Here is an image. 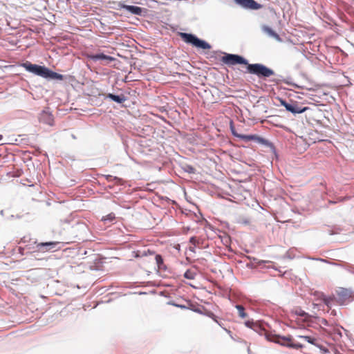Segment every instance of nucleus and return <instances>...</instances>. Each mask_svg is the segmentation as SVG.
Masks as SVG:
<instances>
[{"instance_id": "obj_1", "label": "nucleus", "mask_w": 354, "mask_h": 354, "mask_svg": "<svg viewBox=\"0 0 354 354\" xmlns=\"http://www.w3.org/2000/svg\"><path fill=\"white\" fill-rule=\"evenodd\" d=\"M222 62L232 66L236 64H244L247 66L248 72L254 74L259 77H269L274 74L273 70L261 64H249L242 56L235 54H225L221 58Z\"/></svg>"}, {"instance_id": "obj_2", "label": "nucleus", "mask_w": 354, "mask_h": 354, "mask_svg": "<svg viewBox=\"0 0 354 354\" xmlns=\"http://www.w3.org/2000/svg\"><path fill=\"white\" fill-rule=\"evenodd\" d=\"M138 257H140V263L142 265L144 269H153V270H165L166 266L164 263L162 257L160 254H156L153 251L150 250L139 252Z\"/></svg>"}, {"instance_id": "obj_3", "label": "nucleus", "mask_w": 354, "mask_h": 354, "mask_svg": "<svg viewBox=\"0 0 354 354\" xmlns=\"http://www.w3.org/2000/svg\"><path fill=\"white\" fill-rule=\"evenodd\" d=\"M22 66L26 71L44 78H50L59 80H63L64 79V76L62 74L55 73L45 66L33 64L29 62L24 63Z\"/></svg>"}, {"instance_id": "obj_4", "label": "nucleus", "mask_w": 354, "mask_h": 354, "mask_svg": "<svg viewBox=\"0 0 354 354\" xmlns=\"http://www.w3.org/2000/svg\"><path fill=\"white\" fill-rule=\"evenodd\" d=\"M268 339L272 342L277 343L281 346L292 348L295 349H300L304 347V344L301 343H295L292 336H280L272 335L268 336Z\"/></svg>"}, {"instance_id": "obj_5", "label": "nucleus", "mask_w": 354, "mask_h": 354, "mask_svg": "<svg viewBox=\"0 0 354 354\" xmlns=\"http://www.w3.org/2000/svg\"><path fill=\"white\" fill-rule=\"evenodd\" d=\"M179 36L185 43L190 44L196 48L204 50L211 48V46L207 42L198 39L192 34L179 32Z\"/></svg>"}, {"instance_id": "obj_6", "label": "nucleus", "mask_w": 354, "mask_h": 354, "mask_svg": "<svg viewBox=\"0 0 354 354\" xmlns=\"http://www.w3.org/2000/svg\"><path fill=\"white\" fill-rule=\"evenodd\" d=\"M353 294L352 292L346 288H339L337 290L336 301L339 305H345L351 301Z\"/></svg>"}, {"instance_id": "obj_7", "label": "nucleus", "mask_w": 354, "mask_h": 354, "mask_svg": "<svg viewBox=\"0 0 354 354\" xmlns=\"http://www.w3.org/2000/svg\"><path fill=\"white\" fill-rule=\"evenodd\" d=\"M297 337L308 342L309 344H311L315 346L316 347L319 348L324 354L328 352V350L326 348L324 347L322 344H320L319 339L314 336L303 335H298Z\"/></svg>"}, {"instance_id": "obj_8", "label": "nucleus", "mask_w": 354, "mask_h": 354, "mask_svg": "<svg viewBox=\"0 0 354 354\" xmlns=\"http://www.w3.org/2000/svg\"><path fill=\"white\" fill-rule=\"evenodd\" d=\"M233 134L236 136L237 138H239L240 139L245 140V141H250L254 140L259 144L268 145V141L266 139L259 137L257 135H244V134H236L235 133H233Z\"/></svg>"}, {"instance_id": "obj_9", "label": "nucleus", "mask_w": 354, "mask_h": 354, "mask_svg": "<svg viewBox=\"0 0 354 354\" xmlns=\"http://www.w3.org/2000/svg\"><path fill=\"white\" fill-rule=\"evenodd\" d=\"M59 243V242L39 243L37 244L36 248L38 251L45 252L54 250L55 246Z\"/></svg>"}, {"instance_id": "obj_10", "label": "nucleus", "mask_w": 354, "mask_h": 354, "mask_svg": "<svg viewBox=\"0 0 354 354\" xmlns=\"http://www.w3.org/2000/svg\"><path fill=\"white\" fill-rule=\"evenodd\" d=\"M236 2L243 7L252 10H258L261 6L254 0H236Z\"/></svg>"}, {"instance_id": "obj_11", "label": "nucleus", "mask_w": 354, "mask_h": 354, "mask_svg": "<svg viewBox=\"0 0 354 354\" xmlns=\"http://www.w3.org/2000/svg\"><path fill=\"white\" fill-rule=\"evenodd\" d=\"M87 57L93 61H97L98 59H102V60H105V61H107V62H112V61H114L115 60V58L111 57V56H109V55H106L103 53H99V54H87Z\"/></svg>"}, {"instance_id": "obj_12", "label": "nucleus", "mask_w": 354, "mask_h": 354, "mask_svg": "<svg viewBox=\"0 0 354 354\" xmlns=\"http://www.w3.org/2000/svg\"><path fill=\"white\" fill-rule=\"evenodd\" d=\"M307 109V107H301L299 106L297 102H291L288 111L292 113H301L306 111Z\"/></svg>"}, {"instance_id": "obj_13", "label": "nucleus", "mask_w": 354, "mask_h": 354, "mask_svg": "<svg viewBox=\"0 0 354 354\" xmlns=\"http://www.w3.org/2000/svg\"><path fill=\"white\" fill-rule=\"evenodd\" d=\"M124 8L129 12L136 15H141L142 13V8L138 6H124Z\"/></svg>"}, {"instance_id": "obj_14", "label": "nucleus", "mask_w": 354, "mask_h": 354, "mask_svg": "<svg viewBox=\"0 0 354 354\" xmlns=\"http://www.w3.org/2000/svg\"><path fill=\"white\" fill-rule=\"evenodd\" d=\"M189 243L193 245L189 248V250L192 252H195V248L200 246V245L202 243V240L198 237L192 236L189 239Z\"/></svg>"}, {"instance_id": "obj_15", "label": "nucleus", "mask_w": 354, "mask_h": 354, "mask_svg": "<svg viewBox=\"0 0 354 354\" xmlns=\"http://www.w3.org/2000/svg\"><path fill=\"white\" fill-rule=\"evenodd\" d=\"M107 97L118 103H122L126 100V97L124 95H116L112 93H109L108 94Z\"/></svg>"}, {"instance_id": "obj_16", "label": "nucleus", "mask_w": 354, "mask_h": 354, "mask_svg": "<svg viewBox=\"0 0 354 354\" xmlns=\"http://www.w3.org/2000/svg\"><path fill=\"white\" fill-rule=\"evenodd\" d=\"M319 298L323 301V302L328 307L330 308L331 302L333 301V299L332 297H326L325 295L322 292H317L316 293Z\"/></svg>"}, {"instance_id": "obj_17", "label": "nucleus", "mask_w": 354, "mask_h": 354, "mask_svg": "<svg viewBox=\"0 0 354 354\" xmlns=\"http://www.w3.org/2000/svg\"><path fill=\"white\" fill-rule=\"evenodd\" d=\"M295 313L297 315L302 317L304 321H308L309 320V318H310L309 315L307 313H306L305 311H304L303 310H301V309H297V310H295Z\"/></svg>"}, {"instance_id": "obj_18", "label": "nucleus", "mask_w": 354, "mask_h": 354, "mask_svg": "<svg viewBox=\"0 0 354 354\" xmlns=\"http://www.w3.org/2000/svg\"><path fill=\"white\" fill-rule=\"evenodd\" d=\"M44 118H46V120L45 122H46L48 124H52L53 119L52 118V115L47 112H43L41 115L40 120L41 121H44Z\"/></svg>"}, {"instance_id": "obj_19", "label": "nucleus", "mask_w": 354, "mask_h": 354, "mask_svg": "<svg viewBox=\"0 0 354 354\" xmlns=\"http://www.w3.org/2000/svg\"><path fill=\"white\" fill-rule=\"evenodd\" d=\"M196 275V272L192 269L187 270L184 274V277L188 279H194L195 278Z\"/></svg>"}, {"instance_id": "obj_20", "label": "nucleus", "mask_w": 354, "mask_h": 354, "mask_svg": "<svg viewBox=\"0 0 354 354\" xmlns=\"http://www.w3.org/2000/svg\"><path fill=\"white\" fill-rule=\"evenodd\" d=\"M236 308L238 310L239 316L243 319L247 317V314L245 313V308L241 305H236Z\"/></svg>"}, {"instance_id": "obj_21", "label": "nucleus", "mask_w": 354, "mask_h": 354, "mask_svg": "<svg viewBox=\"0 0 354 354\" xmlns=\"http://www.w3.org/2000/svg\"><path fill=\"white\" fill-rule=\"evenodd\" d=\"M245 325L250 328H254L255 326H257L256 323H254L253 321L248 320L245 322Z\"/></svg>"}, {"instance_id": "obj_22", "label": "nucleus", "mask_w": 354, "mask_h": 354, "mask_svg": "<svg viewBox=\"0 0 354 354\" xmlns=\"http://www.w3.org/2000/svg\"><path fill=\"white\" fill-rule=\"evenodd\" d=\"M266 31L269 33L270 35H271L277 39L279 38V35L277 33H276L274 31H273L272 29L267 28Z\"/></svg>"}, {"instance_id": "obj_23", "label": "nucleus", "mask_w": 354, "mask_h": 354, "mask_svg": "<svg viewBox=\"0 0 354 354\" xmlns=\"http://www.w3.org/2000/svg\"><path fill=\"white\" fill-rule=\"evenodd\" d=\"M115 218V214L113 213L109 214L107 216L103 217L102 220L106 221H113Z\"/></svg>"}, {"instance_id": "obj_24", "label": "nucleus", "mask_w": 354, "mask_h": 354, "mask_svg": "<svg viewBox=\"0 0 354 354\" xmlns=\"http://www.w3.org/2000/svg\"><path fill=\"white\" fill-rule=\"evenodd\" d=\"M280 102H281V104L283 105L286 108V109L288 111L290 103L287 102L286 100H280Z\"/></svg>"}, {"instance_id": "obj_25", "label": "nucleus", "mask_w": 354, "mask_h": 354, "mask_svg": "<svg viewBox=\"0 0 354 354\" xmlns=\"http://www.w3.org/2000/svg\"><path fill=\"white\" fill-rule=\"evenodd\" d=\"M111 178H112V176L109 175V176H106V179H107L109 181L111 180Z\"/></svg>"}, {"instance_id": "obj_26", "label": "nucleus", "mask_w": 354, "mask_h": 354, "mask_svg": "<svg viewBox=\"0 0 354 354\" xmlns=\"http://www.w3.org/2000/svg\"><path fill=\"white\" fill-rule=\"evenodd\" d=\"M322 323L326 324H327V321L326 319H323L322 320Z\"/></svg>"}, {"instance_id": "obj_27", "label": "nucleus", "mask_w": 354, "mask_h": 354, "mask_svg": "<svg viewBox=\"0 0 354 354\" xmlns=\"http://www.w3.org/2000/svg\"><path fill=\"white\" fill-rule=\"evenodd\" d=\"M3 136L0 135V140L2 139Z\"/></svg>"}]
</instances>
